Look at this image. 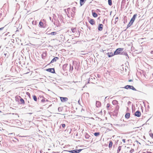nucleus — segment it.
<instances>
[{"instance_id":"nucleus-1","label":"nucleus","mask_w":153,"mask_h":153,"mask_svg":"<svg viewBox=\"0 0 153 153\" xmlns=\"http://www.w3.org/2000/svg\"><path fill=\"white\" fill-rule=\"evenodd\" d=\"M123 48H119L117 49L114 52V55H117L118 54H120V52L123 51Z\"/></svg>"},{"instance_id":"nucleus-2","label":"nucleus","mask_w":153,"mask_h":153,"mask_svg":"<svg viewBox=\"0 0 153 153\" xmlns=\"http://www.w3.org/2000/svg\"><path fill=\"white\" fill-rule=\"evenodd\" d=\"M124 88L126 89H131L134 91H137L136 89L132 85H127L125 86Z\"/></svg>"},{"instance_id":"nucleus-3","label":"nucleus","mask_w":153,"mask_h":153,"mask_svg":"<svg viewBox=\"0 0 153 153\" xmlns=\"http://www.w3.org/2000/svg\"><path fill=\"white\" fill-rule=\"evenodd\" d=\"M137 16V14H135L133 15L132 18L130 20V22H131V24L133 23L134 22V21L135 20V19Z\"/></svg>"},{"instance_id":"nucleus-4","label":"nucleus","mask_w":153,"mask_h":153,"mask_svg":"<svg viewBox=\"0 0 153 153\" xmlns=\"http://www.w3.org/2000/svg\"><path fill=\"white\" fill-rule=\"evenodd\" d=\"M60 100L62 102H64L68 100L67 97H60Z\"/></svg>"},{"instance_id":"nucleus-5","label":"nucleus","mask_w":153,"mask_h":153,"mask_svg":"<svg viewBox=\"0 0 153 153\" xmlns=\"http://www.w3.org/2000/svg\"><path fill=\"white\" fill-rule=\"evenodd\" d=\"M134 115L135 116L140 117L141 115V113L140 111H137L134 114Z\"/></svg>"},{"instance_id":"nucleus-6","label":"nucleus","mask_w":153,"mask_h":153,"mask_svg":"<svg viewBox=\"0 0 153 153\" xmlns=\"http://www.w3.org/2000/svg\"><path fill=\"white\" fill-rule=\"evenodd\" d=\"M103 25L102 24H99L98 29L99 30L102 31L103 29Z\"/></svg>"},{"instance_id":"nucleus-7","label":"nucleus","mask_w":153,"mask_h":153,"mask_svg":"<svg viewBox=\"0 0 153 153\" xmlns=\"http://www.w3.org/2000/svg\"><path fill=\"white\" fill-rule=\"evenodd\" d=\"M48 71L50 72L51 73H54L55 72L54 69V68H48L47 70Z\"/></svg>"},{"instance_id":"nucleus-8","label":"nucleus","mask_w":153,"mask_h":153,"mask_svg":"<svg viewBox=\"0 0 153 153\" xmlns=\"http://www.w3.org/2000/svg\"><path fill=\"white\" fill-rule=\"evenodd\" d=\"M89 22L91 25H94L95 23L94 20L92 19H89L88 20Z\"/></svg>"},{"instance_id":"nucleus-9","label":"nucleus","mask_w":153,"mask_h":153,"mask_svg":"<svg viewBox=\"0 0 153 153\" xmlns=\"http://www.w3.org/2000/svg\"><path fill=\"white\" fill-rule=\"evenodd\" d=\"M59 58L58 57H55L53 58L51 61L50 63H52L54 62H56L59 59Z\"/></svg>"},{"instance_id":"nucleus-10","label":"nucleus","mask_w":153,"mask_h":153,"mask_svg":"<svg viewBox=\"0 0 153 153\" xmlns=\"http://www.w3.org/2000/svg\"><path fill=\"white\" fill-rule=\"evenodd\" d=\"M96 106L97 107H99L101 105V102L99 101H97L96 102Z\"/></svg>"},{"instance_id":"nucleus-11","label":"nucleus","mask_w":153,"mask_h":153,"mask_svg":"<svg viewBox=\"0 0 153 153\" xmlns=\"http://www.w3.org/2000/svg\"><path fill=\"white\" fill-rule=\"evenodd\" d=\"M106 54L109 57H111L114 55V53H113L112 52L108 53H106Z\"/></svg>"},{"instance_id":"nucleus-12","label":"nucleus","mask_w":153,"mask_h":153,"mask_svg":"<svg viewBox=\"0 0 153 153\" xmlns=\"http://www.w3.org/2000/svg\"><path fill=\"white\" fill-rule=\"evenodd\" d=\"M82 150V149H80L73 150V153H78L80 152Z\"/></svg>"},{"instance_id":"nucleus-13","label":"nucleus","mask_w":153,"mask_h":153,"mask_svg":"<svg viewBox=\"0 0 153 153\" xmlns=\"http://www.w3.org/2000/svg\"><path fill=\"white\" fill-rule=\"evenodd\" d=\"M125 117L127 119H128L130 117V114L129 113H127L126 114Z\"/></svg>"},{"instance_id":"nucleus-14","label":"nucleus","mask_w":153,"mask_h":153,"mask_svg":"<svg viewBox=\"0 0 153 153\" xmlns=\"http://www.w3.org/2000/svg\"><path fill=\"white\" fill-rule=\"evenodd\" d=\"M86 0H80V3L81 6L84 3L85 1Z\"/></svg>"},{"instance_id":"nucleus-15","label":"nucleus","mask_w":153,"mask_h":153,"mask_svg":"<svg viewBox=\"0 0 153 153\" xmlns=\"http://www.w3.org/2000/svg\"><path fill=\"white\" fill-rule=\"evenodd\" d=\"M20 98V101L21 102V103L22 104H25V101L22 98H21L20 97H19Z\"/></svg>"},{"instance_id":"nucleus-16","label":"nucleus","mask_w":153,"mask_h":153,"mask_svg":"<svg viewBox=\"0 0 153 153\" xmlns=\"http://www.w3.org/2000/svg\"><path fill=\"white\" fill-rule=\"evenodd\" d=\"M43 25H44V24L42 22H39V26L40 27H44Z\"/></svg>"},{"instance_id":"nucleus-17","label":"nucleus","mask_w":153,"mask_h":153,"mask_svg":"<svg viewBox=\"0 0 153 153\" xmlns=\"http://www.w3.org/2000/svg\"><path fill=\"white\" fill-rule=\"evenodd\" d=\"M85 137L86 139H89L90 137V136L88 134L86 133L85 134Z\"/></svg>"},{"instance_id":"nucleus-18","label":"nucleus","mask_w":153,"mask_h":153,"mask_svg":"<svg viewBox=\"0 0 153 153\" xmlns=\"http://www.w3.org/2000/svg\"><path fill=\"white\" fill-rule=\"evenodd\" d=\"M57 34V32H53L49 34V35H55Z\"/></svg>"},{"instance_id":"nucleus-19","label":"nucleus","mask_w":153,"mask_h":153,"mask_svg":"<svg viewBox=\"0 0 153 153\" xmlns=\"http://www.w3.org/2000/svg\"><path fill=\"white\" fill-rule=\"evenodd\" d=\"M121 54L124 55L128 57V54L126 52H122L121 53Z\"/></svg>"},{"instance_id":"nucleus-20","label":"nucleus","mask_w":153,"mask_h":153,"mask_svg":"<svg viewBox=\"0 0 153 153\" xmlns=\"http://www.w3.org/2000/svg\"><path fill=\"white\" fill-rule=\"evenodd\" d=\"M92 15L94 17L96 18L97 16V14L95 12H92Z\"/></svg>"},{"instance_id":"nucleus-21","label":"nucleus","mask_w":153,"mask_h":153,"mask_svg":"<svg viewBox=\"0 0 153 153\" xmlns=\"http://www.w3.org/2000/svg\"><path fill=\"white\" fill-rule=\"evenodd\" d=\"M71 30L72 32L73 33H74L75 32H76V28H72L71 29Z\"/></svg>"},{"instance_id":"nucleus-22","label":"nucleus","mask_w":153,"mask_h":153,"mask_svg":"<svg viewBox=\"0 0 153 153\" xmlns=\"http://www.w3.org/2000/svg\"><path fill=\"white\" fill-rule=\"evenodd\" d=\"M112 144H113L112 142V141H110L109 142V144L108 145V146H109V148H111L112 146Z\"/></svg>"},{"instance_id":"nucleus-23","label":"nucleus","mask_w":153,"mask_h":153,"mask_svg":"<svg viewBox=\"0 0 153 153\" xmlns=\"http://www.w3.org/2000/svg\"><path fill=\"white\" fill-rule=\"evenodd\" d=\"M33 99L36 102L37 101V98L36 97L35 95H33Z\"/></svg>"},{"instance_id":"nucleus-24","label":"nucleus","mask_w":153,"mask_h":153,"mask_svg":"<svg viewBox=\"0 0 153 153\" xmlns=\"http://www.w3.org/2000/svg\"><path fill=\"white\" fill-rule=\"evenodd\" d=\"M100 133L98 132H95L94 134V135L95 136H97V137L99 136L100 135Z\"/></svg>"},{"instance_id":"nucleus-25","label":"nucleus","mask_w":153,"mask_h":153,"mask_svg":"<svg viewBox=\"0 0 153 153\" xmlns=\"http://www.w3.org/2000/svg\"><path fill=\"white\" fill-rule=\"evenodd\" d=\"M108 4L109 5L111 6L112 5V1L111 0H108Z\"/></svg>"},{"instance_id":"nucleus-26","label":"nucleus","mask_w":153,"mask_h":153,"mask_svg":"<svg viewBox=\"0 0 153 153\" xmlns=\"http://www.w3.org/2000/svg\"><path fill=\"white\" fill-rule=\"evenodd\" d=\"M121 148V146H119L118 147V150L117 151V153H118L120 152V151Z\"/></svg>"},{"instance_id":"nucleus-27","label":"nucleus","mask_w":153,"mask_h":153,"mask_svg":"<svg viewBox=\"0 0 153 153\" xmlns=\"http://www.w3.org/2000/svg\"><path fill=\"white\" fill-rule=\"evenodd\" d=\"M117 102H118L116 100H114L112 101V103L113 104H117Z\"/></svg>"},{"instance_id":"nucleus-28","label":"nucleus","mask_w":153,"mask_h":153,"mask_svg":"<svg viewBox=\"0 0 153 153\" xmlns=\"http://www.w3.org/2000/svg\"><path fill=\"white\" fill-rule=\"evenodd\" d=\"M132 24H131L130 21L128 25H127V27H130Z\"/></svg>"},{"instance_id":"nucleus-29","label":"nucleus","mask_w":153,"mask_h":153,"mask_svg":"<svg viewBox=\"0 0 153 153\" xmlns=\"http://www.w3.org/2000/svg\"><path fill=\"white\" fill-rule=\"evenodd\" d=\"M110 106V104L109 103L107 104V109H108V110L109 109V108Z\"/></svg>"},{"instance_id":"nucleus-30","label":"nucleus","mask_w":153,"mask_h":153,"mask_svg":"<svg viewBox=\"0 0 153 153\" xmlns=\"http://www.w3.org/2000/svg\"><path fill=\"white\" fill-rule=\"evenodd\" d=\"M150 136L152 138H153V134L151 133L149 134Z\"/></svg>"},{"instance_id":"nucleus-31","label":"nucleus","mask_w":153,"mask_h":153,"mask_svg":"<svg viewBox=\"0 0 153 153\" xmlns=\"http://www.w3.org/2000/svg\"><path fill=\"white\" fill-rule=\"evenodd\" d=\"M134 152V149H131L130 151V152L132 153Z\"/></svg>"},{"instance_id":"nucleus-32","label":"nucleus","mask_w":153,"mask_h":153,"mask_svg":"<svg viewBox=\"0 0 153 153\" xmlns=\"http://www.w3.org/2000/svg\"><path fill=\"white\" fill-rule=\"evenodd\" d=\"M61 125L63 128H64L65 126V124H62Z\"/></svg>"},{"instance_id":"nucleus-33","label":"nucleus","mask_w":153,"mask_h":153,"mask_svg":"<svg viewBox=\"0 0 153 153\" xmlns=\"http://www.w3.org/2000/svg\"><path fill=\"white\" fill-rule=\"evenodd\" d=\"M116 125H117V126H125V125H124V124H121L120 126V125H119V124H116Z\"/></svg>"},{"instance_id":"nucleus-34","label":"nucleus","mask_w":153,"mask_h":153,"mask_svg":"<svg viewBox=\"0 0 153 153\" xmlns=\"http://www.w3.org/2000/svg\"><path fill=\"white\" fill-rule=\"evenodd\" d=\"M4 27H2L0 28V32L2 31L4 29Z\"/></svg>"},{"instance_id":"nucleus-35","label":"nucleus","mask_w":153,"mask_h":153,"mask_svg":"<svg viewBox=\"0 0 153 153\" xmlns=\"http://www.w3.org/2000/svg\"><path fill=\"white\" fill-rule=\"evenodd\" d=\"M118 18H115V21L116 22H117L118 20Z\"/></svg>"},{"instance_id":"nucleus-36","label":"nucleus","mask_w":153,"mask_h":153,"mask_svg":"<svg viewBox=\"0 0 153 153\" xmlns=\"http://www.w3.org/2000/svg\"><path fill=\"white\" fill-rule=\"evenodd\" d=\"M122 141L124 143H125V142H126V140H125V139H123L122 140Z\"/></svg>"},{"instance_id":"nucleus-37","label":"nucleus","mask_w":153,"mask_h":153,"mask_svg":"<svg viewBox=\"0 0 153 153\" xmlns=\"http://www.w3.org/2000/svg\"><path fill=\"white\" fill-rule=\"evenodd\" d=\"M58 110L59 111H60L61 110V108L59 107L58 108Z\"/></svg>"},{"instance_id":"nucleus-38","label":"nucleus","mask_w":153,"mask_h":153,"mask_svg":"<svg viewBox=\"0 0 153 153\" xmlns=\"http://www.w3.org/2000/svg\"><path fill=\"white\" fill-rule=\"evenodd\" d=\"M69 152H70V153H73V150H72L69 151Z\"/></svg>"},{"instance_id":"nucleus-39","label":"nucleus","mask_w":153,"mask_h":153,"mask_svg":"<svg viewBox=\"0 0 153 153\" xmlns=\"http://www.w3.org/2000/svg\"><path fill=\"white\" fill-rule=\"evenodd\" d=\"M44 101H45V100H42V102H44Z\"/></svg>"},{"instance_id":"nucleus-40","label":"nucleus","mask_w":153,"mask_h":153,"mask_svg":"<svg viewBox=\"0 0 153 153\" xmlns=\"http://www.w3.org/2000/svg\"><path fill=\"white\" fill-rule=\"evenodd\" d=\"M132 81V80L131 79L129 80V82H131Z\"/></svg>"},{"instance_id":"nucleus-41","label":"nucleus","mask_w":153,"mask_h":153,"mask_svg":"<svg viewBox=\"0 0 153 153\" xmlns=\"http://www.w3.org/2000/svg\"><path fill=\"white\" fill-rule=\"evenodd\" d=\"M131 103V102H130V101H129V102H128V104L130 103Z\"/></svg>"},{"instance_id":"nucleus-42","label":"nucleus","mask_w":153,"mask_h":153,"mask_svg":"<svg viewBox=\"0 0 153 153\" xmlns=\"http://www.w3.org/2000/svg\"><path fill=\"white\" fill-rule=\"evenodd\" d=\"M27 94H28L29 95H30V94L29 93H27Z\"/></svg>"},{"instance_id":"nucleus-43","label":"nucleus","mask_w":153,"mask_h":153,"mask_svg":"<svg viewBox=\"0 0 153 153\" xmlns=\"http://www.w3.org/2000/svg\"><path fill=\"white\" fill-rule=\"evenodd\" d=\"M153 53V51H152L151 52V53Z\"/></svg>"},{"instance_id":"nucleus-44","label":"nucleus","mask_w":153,"mask_h":153,"mask_svg":"<svg viewBox=\"0 0 153 153\" xmlns=\"http://www.w3.org/2000/svg\"><path fill=\"white\" fill-rule=\"evenodd\" d=\"M50 20H51V17H50Z\"/></svg>"},{"instance_id":"nucleus-45","label":"nucleus","mask_w":153,"mask_h":153,"mask_svg":"<svg viewBox=\"0 0 153 153\" xmlns=\"http://www.w3.org/2000/svg\"><path fill=\"white\" fill-rule=\"evenodd\" d=\"M107 97H106L105 98V99H106V98H107Z\"/></svg>"},{"instance_id":"nucleus-46","label":"nucleus","mask_w":153,"mask_h":153,"mask_svg":"<svg viewBox=\"0 0 153 153\" xmlns=\"http://www.w3.org/2000/svg\"><path fill=\"white\" fill-rule=\"evenodd\" d=\"M100 113H102V111H101L100 112Z\"/></svg>"},{"instance_id":"nucleus-47","label":"nucleus","mask_w":153,"mask_h":153,"mask_svg":"<svg viewBox=\"0 0 153 153\" xmlns=\"http://www.w3.org/2000/svg\"><path fill=\"white\" fill-rule=\"evenodd\" d=\"M143 153H145V152H143Z\"/></svg>"}]
</instances>
